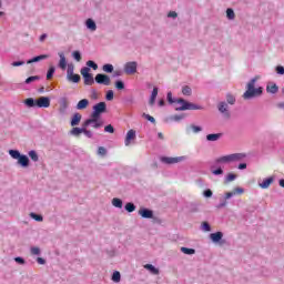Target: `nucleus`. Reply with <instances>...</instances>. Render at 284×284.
Instances as JSON below:
<instances>
[{
  "label": "nucleus",
  "mask_w": 284,
  "mask_h": 284,
  "mask_svg": "<svg viewBox=\"0 0 284 284\" xmlns=\"http://www.w3.org/2000/svg\"><path fill=\"white\" fill-rule=\"evenodd\" d=\"M31 254L33 256H39V254H41V248H39L37 246L31 247Z\"/></svg>",
  "instance_id": "43"
},
{
  "label": "nucleus",
  "mask_w": 284,
  "mask_h": 284,
  "mask_svg": "<svg viewBox=\"0 0 284 284\" xmlns=\"http://www.w3.org/2000/svg\"><path fill=\"white\" fill-rule=\"evenodd\" d=\"M72 74H74V67L69 65L67 70V78L72 77Z\"/></svg>",
  "instance_id": "51"
},
{
  "label": "nucleus",
  "mask_w": 284,
  "mask_h": 284,
  "mask_svg": "<svg viewBox=\"0 0 284 284\" xmlns=\"http://www.w3.org/2000/svg\"><path fill=\"white\" fill-rule=\"evenodd\" d=\"M181 252L187 255L196 254V251L194 248H187L185 246L181 247Z\"/></svg>",
  "instance_id": "32"
},
{
  "label": "nucleus",
  "mask_w": 284,
  "mask_h": 284,
  "mask_svg": "<svg viewBox=\"0 0 284 284\" xmlns=\"http://www.w3.org/2000/svg\"><path fill=\"white\" fill-rule=\"evenodd\" d=\"M136 68H139V64L135 61L126 62L124 64V72L125 74H136Z\"/></svg>",
  "instance_id": "7"
},
{
  "label": "nucleus",
  "mask_w": 284,
  "mask_h": 284,
  "mask_svg": "<svg viewBox=\"0 0 284 284\" xmlns=\"http://www.w3.org/2000/svg\"><path fill=\"white\" fill-rule=\"evenodd\" d=\"M212 174H214L215 176H219V175L223 174V169L213 170Z\"/></svg>",
  "instance_id": "58"
},
{
  "label": "nucleus",
  "mask_w": 284,
  "mask_h": 284,
  "mask_svg": "<svg viewBox=\"0 0 284 284\" xmlns=\"http://www.w3.org/2000/svg\"><path fill=\"white\" fill-rule=\"evenodd\" d=\"M59 57H60L59 68L61 70H65L68 68V61L65 60V54L63 52H60Z\"/></svg>",
  "instance_id": "17"
},
{
  "label": "nucleus",
  "mask_w": 284,
  "mask_h": 284,
  "mask_svg": "<svg viewBox=\"0 0 284 284\" xmlns=\"http://www.w3.org/2000/svg\"><path fill=\"white\" fill-rule=\"evenodd\" d=\"M37 261H38L39 265H45V260L44 258L38 257Z\"/></svg>",
  "instance_id": "63"
},
{
  "label": "nucleus",
  "mask_w": 284,
  "mask_h": 284,
  "mask_svg": "<svg viewBox=\"0 0 284 284\" xmlns=\"http://www.w3.org/2000/svg\"><path fill=\"white\" fill-rule=\"evenodd\" d=\"M104 132H108L109 134H114V126H112V124H108L104 128Z\"/></svg>",
  "instance_id": "48"
},
{
  "label": "nucleus",
  "mask_w": 284,
  "mask_h": 284,
  "mask_svg": "<svg viewBox=\"0 0 284 284\" xmlns=\"http://www.w3.org/2000/svg\"><path fill=\"white\" fill-rule=\"evenodd\" d=\"M90 105V101L88 99H82L77 104V110H85Z\"/></svg>",
  "instance_id": "20"
},
{
  "label": "nucleus",
  "mask_w": 284,
  "mask_h": 284,
  "mask_svg": "<svg viewBox=\"0 0 284 284\" xmlns=\"http://www.w3.org/2000/svg\"><path fill=\"white\" fill-rule=\"evenodd\" d=\"M134 139H136V131L134 130H129L124 140V145H130V143H132V141H134Z\"/></svg>",
  "instance_id": "11"
},
{
  "label": "nucleus",
  "mask_w": 284,
  "mask_h": 284,
  "mask_svg": "<svg viewBox=\"0 0 284 284\" xmlns=\"http://www.w3.org/2000/svg\"><path fill=\"white\" fill-rule=\"evenodd\" d=\"M72 57L75 59V61H81V52L73 51Z\"/></svg>",
  "instance_id": "53"
},
{
  "label": "nucleus",
  "mask_w": 284,
  "mask_h": 284,
  "mask_svg": "<svg viewBox=\"0 0 284 284\" xmlns=\"http://www.w3.org/2000/svg\"><path fill=\"white\" fill-rule=\"evenodd\" d=\"M219 111L224 114L225 119H230L231 114L227 112V103L221 102L219 104Z\"/></svg>",
  "instance_id": "15"
},
{
  "label": "nucleus",
  "mask_w": 284,
  "mask_h": 284,
  "mask_svg": "<svg viewBox=\"0 0 284 284\" xmlns=\"http://www.w3.org/2000/svg\"><path fill=\"white\" fill-rule=\"evenodd\" d=\"M202 227H203L204 232H210L212 230L207 222H203Z\"/></svg>",
  "instance_id": "55"
},
{
  "label": "nucleus",
  "mask_w": 284,
  "mask_h": 284,
  "mask_svg": "<svg viewBox=\"0 0 284 284\" xmlns=\"http://www.w3.org/2000/svg\"><path fill=\"white\" fill-rule=\"evenodd\" d=\"M245 192L242 187H235L232 192H227L225 194V199H232V196H235V194H243Z\"/></svg>",
  "instance_id": "19"
},
{
  "label": "nucleus",
  "mask_w": 284,
  "mask_h": 284,
  "mask_svg": "<svg viewBox=\"0 0 284 284\" xmlns=\"http://www.w3.org/2000/svg\"><path fill=\"white\" fill-rule=\"evenodd\" d=\"M31 219H33L34 221L41 222L43 221V216L36 214V213H31L30 214Z\"/></svg>",
  "instance_id": "47"
},
{
  "label": "nucleus",
  "mask_w": 284,
  "mask_h": 284,
  "mask_svg": "<svg viewBox=\"0 0 284 284\" xmlns=\"http://www.w3.org/2000/svg\"><path fill=\"white\" fill-rule=\"evenodd\" d=\"M68 105H70V102H68V98H62L60 100V108H59V112L61 114H65L67 110H68Z\"/></svg>",
  "instance_id": "12"
},
{
  "label": "nucleus",
  "mask_w": 284,
  "mask_h": 284,
  "mask_svg": "<svg viewBox=\"0 0 284 284\" xmlns=\"http://www.w3.org/2000/svg\"><path fill=\"white\" fill-rule=\"evenodd\" d=\"M67 79L68 81H72V83H79V81H81V75L73 73L72 75H69Z\"/></svg>",
  "instance_id": "29"
},
{
  "label": "nucleus",
  "mask_w": 284,
  "mask_h": 284,
  "mask_svg": "<svg viewBox=\"0 0 284 284\" xmlns=\"http://www.w3.org/2000/svg\"><path fill=\"white\" fill-rule=\"evenodd\" d=\"M247 155L245 153H233L224 156H220L215 159V164H230V163H239V161H243Z\"/></svg>",
  "instance_id": "2"
},
{
  "label": "nucleus",
  "mask_w": 284,
  "mask_h": 284,
  "mask_svg": "<svg viewBox=\"0 0 284 284\" xmlns=\"http://www.w3.org/2000/svg\"><path fill=\"white\" fill-rule=\"evenodd\" d=\"M18 164L22 168H28V165H30V159H28V155H21L18 159Z\"/></svg>",
  "instance_id": "18"
},
{
  "label": "nucleus",
  "mask_w": 284,
  "mask_h": 284,
  "mask_svg": "<svg viewBox=\"0 0 284 284\" xmlns=\"http://www.w3.org/2000/svg\"><path fill=\"white\" fill-rule=\"evenodd\" d=\"M87 65H88V68H92V70H99V65L92 60H89L87 62Z\"/></svg>",
  "instance_id": "40"
},
{
  "label": "nucleus",
  "mask_w": 284,
  "mask_h": 284,
  "mask_svg": "<svg viewBox=\"0 0 284 284\" xmlns=\"http://www.w3.org/2000/svg\"><path fill=\"white\" fill-rule=\"evenodd\" d=\"M168 17L172 18V19H176L179 17V14L176 13V11H171V12H169Z\"/></svg>",
  "instance_id": "62"
},
{
  "label": "nucleus",
  "mask_w": 284,
  "mask_h": 284,
  "mask_svg": "<svg viewBox=\"0 0 284 284\" xmlns=\"http://www.w3.org/2000/svg\"><path fill=\"white\" fill-rule=\"evenodd\" d=\"M39 75H32L26 80V83H34V81H39Z\"/></svg>",
  "instance_id": "44"
},
{
  "label": "nucleus",
  "mask_w": 284,
  "mask_h": 284,
  "mask_svg": "<svg viewBox=\"0 0 284 284\" xmlns=\"http://www.w3.org/2000/svg\"><path fill=\"white\" fill-rule=\"evenodd\" d=\"M37 108H50V98L48 97H40L36 100Z\"/></svg>",
  "instance_id": "10"
},
{
  "label": "nucleus",
  "mask_w": 284,
  "mask_h": 284,
  "mask_svg": "<svg viewBox=\"0 0 284 284\" xmlns=\"http://www.w3.org/2000/svg\"><path fill=\"white\" fill-rule=\"evenodd\" d=\"M236 180V174L234 173H229L226 176V183H232V181Z\"/></svg>",
  "instance_id": "42"
},
{
  "label": "nucleus",
  "mask_w": 284,
  "mask_h": 284,
  "mask_svg": "<svg viewBox=\"0 0 284 284\" xmlns=\"http://www.w3.org/2000/svg\"><path fill=\"white\" fill-rule=\"evenodd\" d=\"M91 125L94 130H99V128H103V121L101 118H94L91 115V119H88L83 122L82 128H88Z\"/></svg>",
  "instance_id": "4"
},
{
  "label": "nucleus",
  "mask_w": 284,
  "mask_h": 284,
  "mask_svg": "<svg viewBox=\"0 0 284 284\" xmlns=\"http://www.w3.org/2000/svg\"><path fill=\"white\" fill-rule=\"evenodd\" d=\"M210 239L213 241V243H219V241L223 239V233L222 232L212 233L210 235Z\"/></svg>",
  "instance_id": "22"
},
{
  "label": "nucleus",
  "mask_w": 284,
  "mask_h": 284,
  "mask_svg": "<svg viewBox=\"0 0 284 284\" xmlns=\"http://www.w3.org/2000/svg\"><path fill=\"white\" fill-rule=\"evenodd\" d=\"M81 119H83L81 113H74L73 116L71 118V126L77 128V125L81 123Z\"/></svg>",
  "instance_id": "14"
},
{
  "label": "nucleus",
  "mask_w": 284,
  "mask_h": 284,
  "mask_svg": "<svg viewBox=\"0 0 284 284\" xmlns=\"http://www.w3.org/2000/svg\"><path fill=\"white\" fill-rule=\"evenodd\" d=\"M266 92H268L270 94H276V92H278V85H276V84H268L266 87Z\"/></svg>",
  "instance_id": "25"
},
{
  "label": "nucleus",
  "mask_w": 284,
  "mask_h": 284,
  "mask_svg": "<svg viewBox=\"0 0 284 284\" xmlns=\"http://www.w3.org/2000/svg\"><path fill=\"white\" fill-rule=\"evenodd\" d=\"M144 270H149V272H151V274L159 275V268L154 267V265H152V264H145Z\"/></svg>",
  "instance_id": "26"
},
{
  "label": "nucleus",
  "mask_w": 284,
  "mask_h": 284,
  "mask_svg": "<svg viewBox=\"0 0 284 284\" xmlns=\"http://www.w3.org/2000/svg\"><path fill=\"white\" fill-rule=\"evenodd\" d=\"M70 133L73 135V136H80L81 134H83V126L82 128H77L74 126Z\"/></svg>",
  "instance_id": "27"
},
{
  "label": "nucleus",
  "mask_w": 284,
  "mask_h": 284,
  "mask_svg": "<svg viewBox=\"0 0 284 284\" xmlns=\"http://www.w3.org/2000/svg\"><path fill=\"white\" fill-rule=\"evenodd\" d=\"M108 110V104L105 102H100L93 105V112L91 113V116L94 119H101V114Z\"/></svg>",
  "instance_id": "5"
},
{
  "label": "nucleus",
  "mask_w": 284,
  "mask_h": 284,
  "mask_svg": "<svg viewBox=\"0 0 284 284\" xmlns=\"http://www.w3.org/2000/svg\"><path fill=\"white\" fill-rule=\"evenodd\" d=\"M162 163H166L168 165H174V163H181V161H185V156L179 158H161Z\"/></svg>",
  "instance_id": "9"
},
{
  "label": "nucleus",
  "mask_w": 284,
  "mask_h": 284,
  "mask_svg": "<svg viewBox=\"0 0 284 284\" xmlns=\"http://www.w3.org/2000/svg\"><path fill=\"white\" fill-rule=\"evenodd\" d=\"M112 205H113L114 207L121 209V207H123V201H122L121 199H119V197H114V199L112 200Z\"/></svg>",
  "instance_id": "28"
},
{
  "label": "nucleus",
  "mask_w": 284,
  "mask_h": 284,
  "mask_svg": "<svg viewBox=\"0 0 284 284\" xmlns=\"http://www.w3.org/2000/svg\"><path fill=\"white\" fill-rule=\"evenodd\" d=\"M12 68H19V65H26L24 61H16L11 63Z\"/></svg>",
  "instance_id": "56"
},
{
  "label": "nucleus",
  "mask_w": 284,
  "mask_h": 284,
  "mask_svg": "<svg viewBox=\"0 0 284 284\" xmlns=\"http://www.w3.org/2000/svg\"><path fill=\"white\" fill-rule=\"evenodd\" d=\"M223 136V133H212L206 135V140L209 141H219Z\"/></svg>",
  "instance_id": "24"
},
{
  "label": "nucleus",
  "mask_w": 284,
  "mask_h": 284,
  "mask_svg": "<svg viewBox=\"0 0 284 284\" xmlns=\"http://www.w3.org/2000/svg\"><path fill=\"white\" fill-rule=\"evenodd\" d=\"M14 261H16V263H19L20 265H26V260H23V257H16Z\"/></svg>",
  "instance_id": "59"
},
{
  "label": "nucleus",
  "mask_w": 284,
  "mask_h": 284,
  "mask_svg": "<svg viewBox=\"0 0 284 284\" xmlns=\"http://www.w3.org/2000/svg\"><path fill=\"white\" fill-rule=\"evenodd\" d=\"M26 105H28V108H34V105H37V101H34V99L32 98H28L26 101H24Z\"/></svg>",
  "instance_id": "35"
},
{
  "label": "nucleus",
  "mask_w": 284,
  "mask_h": 284,
  "mask_svg": "<svg viewBox=\"0 0 284 284\" xmlns=\"http://www.w3.org/2000/svg\"><path fill=\"white\" fill-rule=\"evenodd\" d=\"M112 281L114 283H120L121 282V273L119 271H115L112 275Z\"/></svg>",
  "instance_id": "34"
},
{
  "label": "nucleus",
  "mask_w": 284,
  "mask_h": 284,
  "mask_svg": "<svg viewBox=\"0 0 284 284\" xmlns=\"http://www.w3.org/2000/svg\"><path fill=\"white\" fill-rule=\"evenodd\" d=\"M226 101H227V103H230V105H234V103H236V98H234V95H232V94H227Z\"/></svg>",
  "instance_id": "38"
},
{
  "label": "nucleus",
  "mask_w": 284,
  "mask_h": 284,
  "mask_svg": "<svg viewBox=\"0 0 284 284\" xmlns=\"http://www.w3.org/2000/svg\"><path fill=\"white\" fill-rule=\"evenodd\" d=\"M114 99V91L109 90L106 92V101H112Z\"/></svg>",
  "instance_id": "50"
},
{
  "label": "nucleus",
  "mask_w": 284,
  "mask_h": 284,
  "mask_svg": "<svg viewBox=\"0 0 284 284\" xmlns=\"http://www.w3.org/2000/svg\"><path fill=\"white\" fill-rule=\"evenodd\" d=\"M115 88H116L118 90H124V89H125V84L123 83V81L118 80V81L115 82Z\"/></svg>",
  "instance_id": "45"
},
{
  "label": "nucleus",
  "mask_w": 284,
  "mask_h": 284,
  "mask_svg": "<svg viewBox=\"0 0 284 284\" xmlns=\"http://www.w3.org/2000/svg\"><path fill=\"white\" fill-rule=\"evenodd\" d=\"M226 17L227 19H234L236 17V14L234 13V10L233 9H227L226 10Z\"/></svg>",
  "instance_id": "41"
},
{
  "label": "nucleus",
  "mask_w": 284,
  "mask_h": 284,
  "mask_svg": "<svg viewBox=\"0 0 284 284\" xmlns=\"http://www.w3.org/2000/svg\"><path fill=\"white\" fill-rule=\"evenodd\" d=\"M272 183H274V178H267L264 179L261 183H260V187H262V190H267V187H270V185H272Z\"/></svg>",
  "instance_id": "16"
},
{
  "label": "nucleus",
  "mask_w": 284,
  "mask_h": 284,
  "mask_svg": "<svg viewBox=\"0 0 284 284\" xmlns=\"http://www.w3.org/2000/svg\"><path fill=\"white\" fill-rule=\"evenodd\" d=\"M204 196H205L206 199L212 197V190H210V189L205 190V191H204Z\"/></svg>",
  "instance_id": "61"
},
{
  "label": "nucleus",
  "mask_w": 284,
  "mask_h": 284,
  "mask_svg": "<svg viewBox=\"0 0 284 284\" xmlns=\"http://www.w3.org/2000/svg\"><path fill=\"white\" fill-rule=\"evenodd\" d=\"M9 154L12 159H17V160H19V158L21 156V153L17 150H10Z\"/></svg>",
  "instance_id": "36"
},
{
  "label": "nucleus",
  "mask_w": 284,
  "mask_h": 284,
  "mask_svg": "<svg viewBox=\"0 0 284 284\" xmlns=\"http://www.w3.org/2000/svg\"><path fill=\"white\" fill-rule=\"evenodd\" d=\"M275 71H276L277 74H284V68L281 67V65H277Z\"/></svg>",
  "instance_id": "60"
},
{
  "label": "nucleus",
  "mask_w": 284,
  "mask_h": 284,
  "mask_svg": "<svg viewBox=\"0 0 284 284\" xmlns=\"http://www.w3.org/2000/svg\"><path fill=\"white\" fill-rule=\"evenodd\" d=\"M98 154H100L101 156H105V154H108V151L105 150V148L100 146L98 149Z\"/></svg>",
  "instance_id": "54"
},
{
  "label": "nucleus",
  "mask_w": 284,
  "mask_h": 284,
  "mask_svg": "<svg viewBox=\"0 0 284 284\" xmlns=\"http://www.w3.org/2000/svg\"><path fill=\"white\" fill-rule=\"evenodd\" d=\"M85 26L89 30H91V32L97 31V22H94V20L88 19Z\"/></svg>",
  "instance_id": "23"
},
{
  "label": "nucleus",
  "mask_w": 284,
  "mask_h": 284,
  "mask_svg": "<svg viewBox=\"0 0 284 284\" xmlns=\"http://www.w3.org/2000/svg\"><path fill=\"white\" fill-rule=\"evenodd\" d=\"M82 134L87 135L88 139H92V131L88 130V126H83Z\"/></svg>",
  "instance_id": "46"
},
{
  "label": "nucleus",
  "mask_w": 284,
  "mask_h": 284,
  "mask_svg": "<svg viewBox=\"0 0 284 284\" xmlns=\"http://www.w3.org/2000/svg\"><path fill=\"white\" fill-rule=\"evenodd\" d=\"M29 156H30L31 161H34V163H37V161H39V154H37V151H30Z\"/></svg>",
  "instance_id": "37"
},
{
  "label": "nucleus",
  "mask_w": 284,
  "mask_h": 284,
  "mask_svg": "<svg viewBox=\"0 0 284 284\" xmlns=\"http://www.w3.org/2000/svg\"><path fill=\"white\" fill-rule=\"evenodd\" d=\"M80 73L84 79V85H94V77H92V73H90L89 67H83Z\"/></svg>",
  "instance_id": "6"
},
{
  "label": "nucleus",
  "mask_w": 284,
  "mask_h": 284,
  "mask_svg": "<svg viewBox=\"0 0 284 284\" xmlns=\"http://www.w3.org/2000/svg\"><path fill=\"white\" fill-rule=\"evenodd\" d=\"M139 214L142 216V219H152L154 216V212H152L150 209H141Z\"/></svg>",
  "instance_id": "13"
},
{
  "label": "nucleus",
  "mask_w": 284,
  "mask_h": 284,
  "mask_svg": "<svg viewBox=\"0 0 284 284\" xmlns=\"http://www.w3.org/2000/svg\"><path fill=\"white\" fill-rule=\"evenodd\" d=\"M225 205H227V201L224 200L222 203L217 205V207L219 210H221V207H225Z\"/></svg>",
  "instance_id": "64"
},
{
  "label": "nucleus",
  "mask_w": 284,
  "mask_h": 284,
  "mask_svg": "<svg viewBox=\"0 0 284 284\" xmlns=\"http://www.w3.org/2000/svg\"><path fill=\"white\" fill-rule=\"evenodd\" d=\"M124 210H126V212L132 213V212H134V210H136V206L134 205V203L129 202L125 204Z\"/></svg>",
  "instance_id": "31"
},
{
  "label": "nucleus",
  "mask_w": 284,
  "mask_h": 284,
  "mask_svg": "<svg viewBox=\"0 0 284 284\" xmlns=\"http://www.w3.org/2000/svg\"><path fill=\"white\" fill-rule=\"evenodd\" d=\"M175 103H179V108H176V110L178 111H185V110H202L203 109V106H201V105H196V104H194V103H192V102H187V101H185V100H183V99H176L175 100Z\"/></svg>",
  "instance_id": "3"
},
{
  "label": "nucleus",
  "mask_w": 284,
  "mask_h": 284,
  "mask_svg": "<svg viewBox=\"0 0 284 284\" xmlns=\"http://www.w3.org/2000/svg\"><path fill=\"white\" fill-rule=\"evenodd\" d=\"M182 94H184L185 97H191L192 95V88L185 85L182 88Z\"/></svg>",
  "instance_id": "33"
},
{
  "label": "nucleus",
  "mask_w": 284,
  "mask_h": 284,
  "mask_svg": "<svg viewBox=\"0 0 284 284\" xmlns=\"http://www.w3.org/2000/svg\"><path fill=\"white\" fill-rule=\"evenodd\" d=\"M54 67H50L47 73V79L48 81H50V79H52V77H54Z\"/></svg>",
  "instance_id": "39"
},
{
  "label": "nucleus",
  "mask_w": 284,
  "mask_h": 284,
  "mask_svg": "<svg viewBox=\"0 0 284 284\" xmlns=\"http://www.w3.org/2000/svg\"><path fill=\"white\" fill-rule=\"evenodd\" d=\"M166 99H168L169 103H176V100H174V99L172 98V92H169V93H168Z\"/></svg>",
  "instance_id": "57"
},
{
  "label": "nucleus",
  "mask_w": 284,
  "mask_h": 284,
  "mask_svg": "<svg viewBox=\"0 0 284 284\" xmlns=\"http://www.w3.org/2000/svg\"><path fill=\"white\" fill-rule=\"evenodd\" d=\"M95 82H98L100 85H110L111 83L110 75L98 73L95 75Z\"/></svg>",
  "instance_id": "8"
},
{
  "label": "nucleus",
  "mask_w": 284,
  "mask_h": 284,
  "mask_svg": "<svg viewBox=\"0 0 284 284\" xmlns=\"http://www.w3.org/2000/svg\"><path fill=\"white\" fill-rule=\"evenodd\" d=\"M102 70H103V72L112 74V72H114V65H112V64H104L102 67Z\"/></svg>",
  "instance_id": "30"
},
{
  "label": "nucleus",
  "mask_w": 284,
  "mask_h": 284,
  "mask_svg": "<svg viewBox=\"0 0 284 284\" xmlns=\"http://www.w3.org/2000/svg\"><path fill=\"white\" fill-rule=\"evenodd\" d=\"M44 59H50V55H48V54L37 55L33 59L27 61V63L28 64H30V63H38V61H43Z\"/></svg>",
  "instance_id": "21"
},
{
  "label": "nucleus",
  "mask_w": 284,
  "mask_h": 284,
  "mask_svg": "<svg viewBox=\"0 0 284 284\" xmlns=\"http://www.w3.org/2000/svg\"><path fill=\"white\" fill-rule=\"evenodd\" d=\"M190 128L192 129V132H194L195 134H199V132L203 130L201 126H196L194 124H192Z\"/></svg>",
  "instance_id": "52"
},
{
  "label": "nucleus",
  "mask_w": 284,
  "mask_h": 284,
  "mask_svg": "<svg viewBox=\"0 0 284 284\" xmlns=\"http://www.w3.org/2000/svg\"><path fill=\"white\" fill-rule=\"evenodd\" d=\"M258 77L253 78L246 85V91L243 94V99H254L255 97H261L263 94V88H255Z\"/></svg>",
  "instance_id": "1"
},
{
  "label": "nucleus",
  "mask_w": 284,
  "mask_h": 284,
  "mask_svg": "<svg viewBox=\"0 0 284 284\" xmlns=\"http://www.w3.org/2000/svg\"><path fill=\"white\" fill-rule=\"evenodd\" d=\"M143 116L144 119H146V121H150V123H156V120L154 119V116L145 113H143Z\"/></svg>",
  "instance_id": "49"
}]
</instances>
